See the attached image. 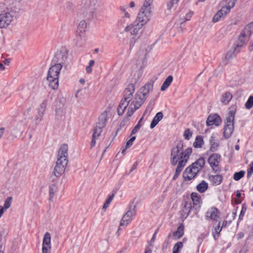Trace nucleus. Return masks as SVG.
<instances>
[{
  "label": "nucleus",
  "instance_id": "nucleus-1",
  "mask_svg": "<svg viewBox=\"0 0 253 253\" xmlns=\"http://www.w3.org/2000/svg\"><path fill=\"white\" fill-rule=\"evenodd\" d=\"M183 142L179 141L176 143L171 150V164L173 166L177 164L175 174L173 177L174 180L176 179L179 175L192 152V149L191 147L187 148L185 151H183Z\"/></svg>",
  "mask_w": 253,
  "mask_h": 253
},
{
  "label": "nucleus",
  "instance_id": "nucleus-22",
  "mask_svg": "<svg viewBox=\"0 0 253 253\" xmlns=\"http://www.w3.org/2000/svg\"><path fill=\"white\" fill-rule=\"evenodd\" d=\"M241 49L233 45L232 48L227 52L225 55V58L226 60H230L233 57H235L236 55L240 52Z\"/></svg>",
  "mask_w": 253,
  "mask_h": 253
},
{
  "label": "nucleus",
  "instance_id": "nucleus-39",
  "mask_svg": "<svg viewBox=\"0 0 253 253\" xmlns=\"http://www.w3.org/2000/svg\"><path fill=\"white\" fill-rule=\"evenodd\" d=\"M12 198L11 197H7L4 201L3 206H2L6 210L10 208L11 205Z\"/></svg>",
  "mask_w": 253,
  "mask_h": 253
},
{
  "label": "nucleus",
  "instance_id": "nucleus-26",
  "mask_svg": "<svg viewBox=\"0 0 253 253\" xmlns=\"http://www.w3.org/2000/svg\"><path fill=\"white\" fill-rule=\"evenodd\" d=\"M107 120V113L106 112H104L99 116L97 125L104 127Z\"/></svg>",
  "mask_w": 253,
  "mask_h": 253
},
{
  "label": "nucleus",
  "instance_id": "nucleus-53",
  "mask_svg": "<svg viewBox=\"0 0 253 253\" xmlns=\"http://www.w3.org/2000/svg\"><path fill=\"white\" fill-rule=\"evenodd\" d=\"M222 227V226L220 227V222H219L217 226L216 227H215L214 230L217 233L219 234L221 231Z\"/></svg>",
  "mask_w": 253,
  "mask_h": 253
},
{
  "label": "nucleus",
  "instance_id": "nucleus-49",
  "mask_svg": "<svg viewBox=\"0 0 253 253\" xmlns=\"http://www.w3.org/2000/svg\"><path fill=\"white\" fill-rule=\"evenodd\" d=\"M126 18L125 17H122L118 21V24L119 26L124 27L125 24L126 23Z\"/></svg>",
  "mask_w": 253,
  "mask_h": 253
},
{
  "label": "nucleus",
  "instance_id": "nucleus-27",
  "mask_svg": "<svg viewBox=\"0 0 253 253\" xmlns=\"http://www.w3.org/2000/svg\"><path fill=\"white\" fill-rule=\"evenodd\" d=\"M163 117V113L161 112H159L156 114L154 118H153L151 124H150V128H153L162 119Z\"/></svg>",
  "mask_w": 253,
  "mask_h": 253
},
{
  "label": "nucleus",
  "instance_id": "nucleus-51",
  "mask_svg": "<svg viewBox=\"0 0 253 253\" xmlns=\"http://www.w3.org/2000/svg\"><path fill=\"white\" fill-rule=\"evenodd\" d=\"M253 173V161L250 164V168L247 171V176L250 177Z\"/></svg>",
  "mask_w": 253,
  "mask_h": 253
},
{
  "label": "nucleus",
  "instance_id": "nucleus-38",
  "mask_svg": "<svg viewBox=\"0 0 253 253\" xmlns=\"http://www.w3.org/2000/svg\"><path fill=\"white\" fill-rule=\"evenodd\" d=\"M103 127L97 125L94 128L93 133L92 134L93 137H95L98 138V137L100 136V134L102 131V128Z\"/></svg>",
  "mask_w": 253,
  "mask_h": 253
},
{
  "label": "nucleus",
  "instance_id": "nucleus-3",
  "mask_svg": "<svg viewBox=\"0 0 253 253\" xmlns=\"http://www.w3.org/2000/svg\"><path fill=\"white\" fill-rule=\"evenodd\" d=\"M68 145L64 144L58 150L56 164L54 169V174L56 177H60L65 171L68 162Z\"/></svg>",
  "mask_w": 253,
  "mask_h": 253
},
{
  "label": "nucleus",
  "instance_id": "nucleus-41",
  "mask_svg": "<svg viewBox=\"0 0 253 253\" xmlns=\"http://www.w3.org/2000/svg\"><path fill=\"white\" fill-rule=\"evenodd\" d=\"M183 247V243L178 242L175 244L173 248L172 253H178L179 250Z\"/></svg>",
  "mask_w": 253,
  "mask_h": 253
},
{
  "label": "nucleus",
  "instance_id": "nucleus-33",
  "mask_svg": "<svg viewBox=\"0 0 253 253\" xmlns=\"http://www.w3.org/2000/svg\"><path fill=\"white\" fill-rule=\"evenodd\" d=\"M87 28V23L85 20H82L79 24L77 30V33L84 34Z\"/></svg>",
  "mask_w": 253,
  "mask_h": 253
},
{
  "label": "nucleus",
  "instance_id": "nucleus-4",
  "mask_svg": "<svg viewBox=\"0 0 253 253\" xmlns=\"http://www.w3.org/2000/svg\"><path fill=\"white\" fill-rule=\"evenodd\" d=\"M98 0H82L79 8V13L89 19L96 16Z\"/></svg>",
  "mask_w": 253,
  "mask_h": 253
},
{
  "label": "nucleus",
  "instance_id": "nucleus-30",
  "mask_svg": "<svg viewBox=\"0 0 253 253\" xmlns=\"http://www.w3.org/2000/svg\"><path fill=\"white\" fill-rule=\"evenodd\" d=\"M184 226L181 224L177 228L176 231L173 233V236L176 239H179L184 235Z\"/></svg>",
  "mask_w": 253,
  "mask_h": 253
},
{
  "label": "nucleus",
  "instance_id": "nucleus-21",
  "mask_svg": "<svg viewBox=\"0 0 253 253\" xmlns=\"http://www.w3.org/2000/svg\"><path fill=\"white\" fill-rule=\"evenodd\" d=\"M232 97V94L230 91H225L221 95L220 102L222 105H227L229 103Z\"/></svg>",
  "mask_w": 253,
  "mask_h": 253
},
{
  "label": "nucleus",
  "instance_id": "nucleus-45",
  "mask_svg": "<svg viewBox=\"0 0 253 253\" xmlns=\"http://www.w3.org/2000/svg\"><path fill=\"white\" fill-rule=\"evenodd\" d=\"M24 129L23 123L22 121L18 122L14 126V130L17 131H23Z\"/></svg>",
  "mask_w": 253,
  "mask_h": 253
},
{
  "label": "nucleus",
  "instance_id": "nucleus-48",
  "mask_svg": "<svg viewBox=\"0 0 253 253\" xmlns=\"http://www.w3.org/2000/svg\"><path fill=\"white\" fill-rule=\"evenodd\" d=\"M43 117V115H41L40 114L38 113V115L34 118V121L36 125H38L42 121Z\"/></svg>",
  "mask_w": 253,
  "mask_h": 253
},
{
  "label": "nucleus",
  "instance_id": "nucleus-55",
  "mask_svg": "<svg viewBox=\"0 0 253 253\" xmlns=\"http://www.w3.org/2000/svg\"><path fill=\"white\" fill-rule=\"evenodd\" d=\"M96 139H97V138L92 137V140H91V141L90 143L91 148H92L93 147H94L95 146V143H96Z\"/></svg>",
  "mask_w": 253,
  "mask_h": 253
},
{
  "label": "nucleus",
  "instance_id": "nucleus-44",
  "mask_svg": "<svg viewBox=\"0 0 253 253\" xmlns=\"http://www.w3.org/2000/svg\"><path fill=\"white\" fill-rule=\"evenodd\" d=\"M120 11L124 14L123 17H125L128 19L130 17V14L126 11V6L123 5L120 7Z\"/></svg>",
  "mask_w": 253,
  "mask_h": 253
},
{
  "label": "nucleus",
  "instance_id": "nucleus-60",
  "mask_svg": "<svg viewBox=\"0 0 253 253\" xmlns=\"http://www.w3.org/2000/svg\"><path fill=\"white\" fill-rule=\"evenodd\" d=\"M134 113L133 112V111H131V110H129L128 109V110H127V113H126V115L127 117H131L133 114Z\"/></svg>",
  "mask_w": 253,
  "mask_h": 253
},
{
  "label": "nucleus",
  "instance_id": "nucleus-25",
  "mask_svg": "<svg viewBox=\"0 0 253 253\" xmlns=\"http://www.w3.org/2000/svg\"><path fill=\"white\" fill-rule=\"evenodd\" d=\"M210 150L211 152H215L217 150L219 147V143L216 139L215 134H212L210 139Z\"/></svg>",
  "mask_w": 253,
  "mask_h": 253
},
{
  "label": "nucleus",
  "instance_id": "nucleus-18",
  "mask_svg": "<svg viewBox=\"0 0 253 253\" xmlns=\"http://www.w3.org/2000/svg\"><path fill=\"white\" fill-rule=\"evenodd\" d=\"M135 215V211L134 209L127 211L123 216L120 222V226H127L131 222L132 217Z\"/></svg>",
  "mask_w": 253,
  "mask_h": 253
},
{
  "label": "nucleus",
  "instance_id": "nucleus-11",
  "mask_svg": "<svg viewBox=\"0 0 253 253\" xmlns=\"http://www.w3.org/2000/svg\"><path fill=\"white\" fill-rule=\"evenodd\" d=\"M236 0H230L226 6H223L214 15L212 20V22L216 23L219 21L222 18L224 17L230 12L231 8L234 6Z\"/></svg>",
  "mask_w": 253,
  "mask_h": 253
},
{
  "label": "nucleus",
  "instance_id": "nucleus-19",
  "mask_svg": "<svg viewBox=\"0 0 253 253\" xmlns=\"http://www.w3.org/2000/svg\"><path fill=\"white\" fill-rule=\"evenodd\" d=\"M191 202L194 206V208L199 211L201 208V205L202 204V200L201 196L196 192H192L191 194Z\"/></svg>",
  "mask_w": 253,
  "mask_h": 253
},
{
  "label": "nucleus",
  "instance_id": "nucleus-36",
  "mask_svg": "<svg viewBox=\"0 0 253 253\" xmlns=\"http://www.w3.org/2000/svg\"><path fill=\"white\" fill-rule=\"evenodd\" d=\"M47 104V100L46 99L44 100L38 108V113L40 114L41 115H44Z\"/></svg>",
  "mask_w": 253,
  "mask_h": 253
},
{
  "label": "nucleus",
  "instance_id": "nucleus-12",
  "mask_svg": "<svg viewBox=\"0 0 253 253\" xmlns=\"http://www.w3.org/2000/svg\"><path fill=\"white\" fill-rule=\"evenodd\" d=\"M198 211L197 210L194 208V206H193L190 200L185 201L181 211V218L186 219L191 212L196 214Z\"/></svg>",
  "mask_w": 253,
  "mask_h": 253
},
{
  "label": "nucleus",
  "instance_id": "nucleus-61",
  "mask_svg": "<svg viewBox=\"0 0 253 253\" xmlns=\"http://www.w3.org/2000/svg\"><path fill=\"white\" fill-rule=\"evenodd\" d=\"M135 6V3L134 1H132L131 2H130L129 4V6L130 8H133Z\"/></svg>",
  "mask_w": 253,
  "mask_h": 253
},
{
  "label": "nucleus",
  "instance_id": "nucleus-29",
  "mask_svg": "<svg viewBox=\"0 0 253 253\" xmlns=\"http://www.w3.org/2000/svg\"><path fill=\"white\" fill-rule=\"evenodd\" d=\"M142 104L143 103H142V102H140L138 100H137L136 98H134L133 101L130 103L128 107V109L129 110L133 111V112L134 113L135 110L140 107Z\"/></svg>",
  "mask_w": 253,
  "mask_h": 253
},
{
  "label": "nucleus",
  "instance_id": "nucleus-17",
  "mask_svg": "<svg viewBox=\"0 0 253 253\" xmlns=\"http://www.w3.org/2000/svg\"><path fill=\"white\" fill-rule=\"evenodd\" d=\"M222 121L220 116L217 114L210 115L206 121L207 126H211L214 125L218 126L221 124Z\"/></svg>",
  "mask_w": 253,
  "mask_h": 253
},
{
  "label": "nucleus",
  "instance_id": "nucleus-64",
  "mask_svg": "<svg viewBox=\"0 0 253 253\" xmlns=\"http://www.w3.org/2000/svg\"><path fill=\"white\" fill-rule=\"evenodd\" d=\"M144 253H152V251L149 248H146Z\"/></svg>",
  "mask_w": 253,
  "mask_h": 253
},
{
  "label": "nucleus",
  "instance_id": "nucleus-56",
  "mask_svg": "<svg viewBox=\"0 0 253 253\" xmlns=\"http://www.w3.org/2000/svg\"><path fill=\"white\" fill-rule=\"evenodd\" d=\"M138 165V163L137 162H135L133 165H132L131 168L130 169V171L132 172L133 170L137 168V166Z\"/></svg>",
  "mask_w": 253,
  "mask_h": 253
},
{
  "label": "nucleus",
  "instance_id": "nucleus-6",
  "mask_svg": "<svg viewBox=\"0 0 253 253\" xmlns=\"http://www.w3.org/2000/svg\"><path fill=\"white\" fill-rule=\"evenodd\" d=\"M205 165L203 158L198 159L191 165L188 166L183 172V176L185 181H190L194 178L202 170Z\"/></svg>",
  "mask_w": 253,
  "mask_h": 253
},
{
  "label": "nucleus",
  "instance_id": "nucleus-50",
  "mask_svg": "<svg viewBox=\"0 0 253 253\" xmlns=\"http://www.w3.org/2000/svg\"><path fill=\"white\" fill-rule=\"evenodd\" d=\"M136 137L132 136L130 139H129L126 143V149L129 148L130 146L132 145L133 142L135 140Z\"/></svg>",
  "mask_w": 253,
  "mask_h": 253
},
{
  "label": "nucleus",
  "instance_id": "nucleus-14",
  "mask_svg": "<svg viewBox=\"0 0 253 253\" xmlns=\"http://www.w3.org/2000/svg\"><path fill=\"white\" fill-rule=\"evenodd\" d=\"M12 20L13 16L8 12L0 14V28H6Z\"/></svg>",
  "mask_w": 253,
  "mask_h": 253
},
{
  "label": "nucleus",
  "instance_id": "nucleus-24",
  "mask_svg": "<svg viewBox=\"0 0 253 253\" xmlns=\"http://www.w3.org/2000/svg\"><path fill=\"white\" fill-rule=\"evenodd\" d=\"M180 0H167L166 1V13L170 14L172 9L176 6Z\"/></svg>",
  "mask_w": 253,
  "mask_h": 253
},
{
  "label": "nucleus",
  "instance_id": "nucleus-37",
  "mask_svg": "<svg viewBox=\"0 0 253 253\" xmlns=\"http://www.w3.org/2000/svg\"><path fill=\"white\" fill-rule=\"evenodd\" d=\"M57 190V187L55 184H53L49 186V200L52 201L55 193L56 192Z\"/></svg>",
  "mask_w": 253,
  "mask_h": 253
},
{
  "label": "nucleus",
  "instance_id": "nucleus-54",
  "mask_svg": "<svg viewBox=\"0 0 253 253\" xmlns=\"http://www.w3.org/2000/svg\"><path fill=\"white\" fill-rule=\"evenodd\" d=\"M114 196H115L114 194H112L111 195H110L109 196V197L107 199V200H106L105 202H107V203L110 204V203L113 200V199L114 197Z\"/></svg>",
  "mask_w": 253,
  "mask_h": 253
},
{
  "label": "nucleus",
  "instance_id": "nucleus-9",
  "mask_svg": "<svg viewBox=\"0 0 253 253\" xmlns=\"http://www.w3.org/2000/svg\"><path fill=\"white\" fill-rule=\"evenodd\" d=\"M154 81L150 80L136 94L135 98L142 103H144L148 97L149 92L153 90Z\"/></svg>",
  "mask_w": 253,
  "mask_h": 253
},
{
  "label": "nucleus",
  "instance_id": "nucleus-40",
  "mask_svg": "<svg viewBox=\"0 0 253 253\" xmlns=\"http://www.w3.org/2000/svg\"><path fill=\"white\" fill-rule=\"evenodd\" d=\"M245 174V171L244 170H241L239 172H235L233 175V178L234 180L238 181L244 177Z\"/></svg>",
  "mask_w": 253,
  "mask_h": 253
},
{
  "label": "nucleus",
  "instance_id": "nucleus-31",
  "mask_svg": "<svg viewBox=\"0 0 253 253\" xmlns=\"http://www.w3.org/2000/svg\"><path fill=\"white\" fill-rule=\"evenodd\" d=\"M208 188V183L205 180H202L196 186V189L200 193L205 192Z\"/></svg>",
  "mask_w": 253,
  "mask_h": 253
},
{
  "label": "nucleus",
  "instance_id": "nucleus-57",
  "mask_svg": "<svg viewBox=\"0 0 253 253\" xmlns=\"http://www.w3.org/2000/svg\"><path fill=\"white\" fill-rule=\"evenodd\" d=\"M5 210H6L2 208L1 206H0V218L2 216Z\"/></svg>",
  "mask_w": 253,
  "mask_h": 253
},
{
  "label": "nucleus",
  "instance_id": "nucleus-23",
  "mask_svg": "<svg viewBox=\"0 0 253 253\" xmlns=\"http://www.w3.org/2000/svg\"><path fill=\"white\" fill-rule=\"evenodd\" d=\"M209 180L213 185H219L223 180V177L221 175H209Z\"/></svg>",
  "mask_w": 253,
  "mask_h": 253
},
{
  "label": "nucleus",
  "instance_id": "nucleus-20",
  "mask_svg": "<svg viewBox=\"0 0 253 253\" xmlns=\"http://www.w3.org/2000/svg\"><path fill=\"white\" fill-rule=\"evenodd\" d=\"M220 215V212L215 207H212L207 211L206 217L213 220H217Z\"/></svg>",
  "mask_w": 253,
  "mask_h": 253
},
{
  "label": "nucleus",
  "instance_id": "nucleus-52",
  "mask_svg": "<svg viewBox=\"0 0 253 253\" xmlns=\"http://www.w3.org/2000/svg\"><path fill=\"white\" fill-rule=\"evenodd\" d=\"M193 14H194V13L192 11H189V13H187L185 15V16L184 17L185 21H189V20H190V18H191V17L193 15Z\"/></svg>",
  "mask_w": 253,
  "mask_h": 253
},
{
  "label": "nucleus",
  "instance_id": "nucleus-15",
  "mask_svg": "<svg viewBox=\"0 0 253 253\" xmlns=\"http://www.w3.org/2000/svg\"><path fill=\"white\" fill-rule=\"evenodd\" d=\"M51 236L49 232H46L43 236L42 244V253H50Z\"/></svg>",
  "mask_w": 253,
  "mask_h": 253
},
{
  "label": "nucleus",
  "instance_id": "nucleus-13",
  "mask_svg": "<svg viewBox=\"0 0 253 253\" xmlns=\"http://www.w3.org/2000/svg\"><path fill=\"white\" fill-rule=\"evenodd\" d=\"M221 156L217 153H214L211 155L208 159V162L212 170L216 173L220 171L219 163L220 161Z\"/></svg>",
  "mask_w": 253,
  "mask_h": 253
},
{
  "label": "nucleus",
  "instance_id": "nucleus-46",
  "mask_svg": "<svg viewBox=\"0 0 253 253\" xmlns=\"http://www.w3.org/2000/svg\"><path fill=\"white\" fill-rule=\"evenodd\" d=\"M192 133L190 131V129H186L183 133V136L184 138L187 140H189L190 138L192 137Z\"/></svg>",
  "mask_w": 253,
  "mask_h": 253
},
{
  "label": "nucleus",
  "instance_id": "nucleus-35",
  "mask_svg": "<svg viewBox=\"0 0 253 253\" xmlns=\"http://www.w3.org/2000/svg\"><path fill=\"white\" fill-rule=\"evenodd\" d=\"M128 105V104L127 103L124 102L123 100H121L117 108L118 114L119 116H121L124 114L125 110H126Z\"/></svg>",
  "mask_w": 253,
  "mask_h": 253
},
{
  "label": "nucleus",
  "instance_id": "nucleus-43",
  "mask_svg": "<svg viewBox=\"0 0 253 253\" xmlns=\"http://www.w3.org/2000/svg\"><path fill=\"white\" fill-rule=\"evenodd\" d=\"M245 106L248 109H250L253 107V96L249 97L245 104Z\"/></svg>",
  "mask_w": 253,
  "mask_h": 253
},
{
  "label": "nucleus",
  "instance_id": "nucleus-62",
  "mask_svg": "<svg viewBox=\"0 0 253 253\" xmlns=\"http://www.w3.org/2000/svg\"><path fill=\"white\" fill-rule=\"evenodd\" d=\"M94 64V61L93 60H90L89 62L88 66L92 67Z\"/></svg>",
  "mask_w": 253,
  "mask_h": 253
},
{
  "label": "nucleus",
  "instance_id": "nucleus-42",
  "mask_svg": "<svg viewBox=\"0 0 253 253\" xmlns=\"http://www.w3.org/2000/svg\"><path fill=\"white\" fill-rule=\"evenodd\" d=\"M142 120H143V117H142L139 120L137 124L133 128V129L131 131V134L136 133L140 129L141 126H142L141 122H142Z\"/></svg>",
  "mask_w": 253,
  "mask_h": 253
},
{
  "label": "nucleus",
  "instance_id": "nucleus-16",
  "mask_svg": "<svg viewBox=\"0 0 253 253\" xmlns=\"http://www.w3.org/2000/svg\"><path fill=\"white\" fill-rule=\"evenodd\" d=\"M134 90V85L133 84H129L124 91V99L122 100L129 104L132 99V94Z\"/></svg>",
  "mask_w": 253,
  "mask_h": 253
},
{
  "label": "nucleus",
  "instance_id": "nucleus-34",
  "mask_svg": "<svg viewBox=\"0 0 253 253\" xmlns=\"http://www.w3.org/2000/svg\"><path fill=\"white\" fill-rule=\"evenodd\" d=\"M173 80V77L172 76H169L166 80L163 83L161 87L162 91H165L171 84Z\"/></svg>",
  "mask_w": 253,
  "mask_h": 253
},
{
  "label": "nucleus",
  "instance_id": "nucleus-7",
  "mask_svg": "<svg viewBox=\"0 0 253 253\" xmlns=\"http://www.w3.org/2000/svg\"><path fill=\"white\" fill-rule=\"evenodd\" d=\"M51 65L48 70L46 79L49 86L53 89H56L59 86V77L62 67L59 64Z\"/></svg>",
  "mask_w": 253,
  "mask_h": 253
},
{
  "label": "nucleus",
  "instance_id": "nucleus-5",
  "mask_svg": "<svg viewBox=\"0 0 253 253\" xmlns=\"http://www.w3.org/2000/svg\"><path fill=\"white\" fill-rule=\"evenodd\" d=\"M237 106L232 105L228 108V112L224 122L223 136L225 139L229 138L233 132L235 115Z\"/></svg>",
  "mask_w": 253,
  "mask_h": 253
},
{
  "label": "nucleus",
  "instance_id": "nucleus-32",
  "mask_svg": "<svg viewBox=\"0 0 253 253\" xmlns=\"http://www.w3.org/2000/svg\"><path fill=\"white\" fill-rule=\"evenodd\" d=\"M204 145L203 137L201 135L196 136L195 141L193 143V146L196 148H201Z\"/></svg>",
  "mask_w": 253,
  "mask_h": 253
},
{
  "label": "nucleus",
  "instance_id": "nucleus-28",
  "mask_svg": "<svg viewBox=\"0 0 253 253\" xmlns=\"http://www.w3.org/2000/svg\"><path fill=\"white\" fill-rule=\"evenodd\" d=\"M84 34L77 33L75 41L76 44L79 46H82L85 44V41L84 38Z\"/></svg>",
  "mask_w": 253,
  "mask_h": 253
},
{
  "label": "nucleus",
  "instance_id": "nucleus-59",
  "mask_svg": "<svg viewBox=\"0 0 253 253\" xmlns=\"http://www.w3.org/2000/svg\"><path fill=\"white\" fill-rule=\"evenodd\" d=\"M85 70L86 73H90L92 72L91 67L87 66L86 67Z\"/></svg>",
  "mask_w": 253,
  "mask_h": 253
},
{
  "label": "nucleus",
  "instance_id": "nucleus-63",
  "mask_svg": "<svg viewBox=\"0 0 253 253\" xmlns=\"http://www.w3.org/2000/svg\"><path fill=\"white\" fill-rule=\"evenodd\" d=\"M109 204H110L107 203V202H105L103 205V209H106V208H107L108 207Z\"/></svg>",
  "mask_w": 253,
  "mask_h": 253
},
{
  "label": "nucleus",
  "instance_id": "nucleus-8",
  "mask_svg": "<svg viewBox=\"0 0 253 253\" xmlns=\"http://www.w3.org/2000/svg\"><path fill=\"white\" fill-rule=\"evenodd\" d=\"M253 32V23H250L242 30L238 37V40L234 44L239 49L245 46Z\"/></svg>",
  "mask_w": 253,
  "mask_h": 253
},
{
  "label": "nucleus",
  "instance_id": "nucleus-47",
  "mask_svg": "<svg viewBox=\"0 0 253 253\" xmlns=\"http://www.w3.org/2000/svg\"><path fill=\"white\" fill-rule=\"evenodd\" d=\"M247 211V207L245 205H243L242 207V210L240 211V215L239 216V220H242L243 219V217L245 214V213Z\"/></svg>",
  "mask_w": 253,
  "mask_h": 253
},
{
  "label": "nucleus",
  "instance_id": "nucleus-2",
  "mask_svg": "<svg viewBox=\"0 0 253 253\" xmlns=\"http://www.w3.org/2000/svg\"><path fill=\"white\" fill-rule=\"evenodd\" d=\"M154 0H145L133 24L126 27L124 31L130 32L131 35L136 36L142 27L147 24L152 16V4Z\"/></svg>",
  "mask_w": 253,
  "mask_h": 253
},
{
  "label": "nucleus",
  "instance_id": "nucleus-58",
  "mask_svg": "<svg viewBox=\"0 0 253 253\" xmlns=\"http://www.w3.org/2000/svg\"><path fill=\"white\" fill-rule=\"evenodd\" d=\"M136 41V39L135 38H134V37L132 38L130 40V45L132 46H133Z\"/></svg>",
  "mask_w": 253,
  "mask_h": 253
},
{
  "label": "nucleus",
  "instance_id": "nucleus-10",
  "mask_svg": "<svg viewBox=\"0 0 253 253\" xmlns=\"http://www.w3.org/2000/svg\"><path fill=\"white\" fill-rule=\"evenodd\" d=\"M68 57V50L66 48L62 47L60 51L56 52L52 60L51 64H54L55 65L59 64L63 67V65L67 61Z\"/></svg>",
  "mask_w": 253,
  "mask_h": 253
}]
</instances>
